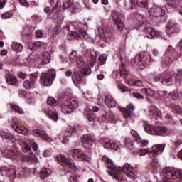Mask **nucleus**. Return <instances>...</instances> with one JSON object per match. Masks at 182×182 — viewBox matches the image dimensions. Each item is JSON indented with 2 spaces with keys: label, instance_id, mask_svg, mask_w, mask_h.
Here are the masks:
<instances>
[{
  "label": "nucleus",
  "instance_id": "obj_1",
  "mask_svg": "<svg viewBox=\"0 0 182 182\" xmlns=\"http://www.w3.org/2000/svg\"><path fill=\"white\" fill-rule=\"evenodd\" d=\"M151 16L156 18V21L159 23H164L166 21V7L154 4L149 11Z\"/></svg>",
  "mask_w": 182,
  "mask_h": 182
},
{
  "label": "nucleus",
  "instance_id": "obj_2",
  "mask_svg": "<svg viewBox=\"0 0 182 182\" xmlns=\"http://www.w3.org/2000/svg\"><path fill=\"white\" fill-rule=\"evenodd\" d=\"M166 149V144H157L154 145L149 151V157L152 159V161L151 162V166L154 170H156L157 167H159V162H157V159H156L159 154H161L163 151Z\"/></svg>",
  "mask_w": 182,
  "mask_h": 182
},
{
  "label": "nucleus",
  "instance_id": "obj_3",
  "mask_svg": "<svg viewBox=\"0 0 182 182\" xmlns=\"http://www.w3.org/2000/svg\"><path fill=\"white\" fill-rule=\"evenodd\" d=\"M161 175L166 180H176V181L182 182V171L166 167L162 170Z\"/></svg>",
  "mask_w": 182,
  "mask_h": 182
},
{
  "label": "nucleus",
  "instance_id": "obj_4",
  "mask_svg": "<svg viewBox=\"0 0 182 182\" xmlns=\"http://www.w3.org/2000/svg\"><path fill=\"white\" fill-rule=\"evenodd\" d=\"M47 105L50 107L48 109H44V112L46 114L50 117L52 120H54V122H57L58 117V112H56V109H55V107L58 106V101L55 97H48L47 98Z\"/></svg>",
  "mask_w": 182,
  "mask_h": 182
},
{
  "label": "nucleus",
  "instance_id": "obj_5",
  "mask_svg": "<svg viewBox=\"0 0 182 182\" xmlns=\"http://www.w3.org/2000/svg\"><path fill=\"white\" fill-rule=\"evenodd\" d=\"M154 82H160L164 86H173L174 77L168 72H164L154 77Z\"/></svg>",
  "mask_w": 182,
  "mask_h": 182
},
{
  "label": "nucleus",
  "instance_id": "obj_6",
  "mask_svg": "<svg viewBox=\"0 0 182 182\" xmlns=\"http://www.w3.org/2000/svg\"><path fill=\"white\" fill-rule=\"evenodd\" d=\"M56 77V71L50 70L47 73H42L40 77V83L43 86H52L53 80Z\"/></svg>",
  "mask_w": 182,
  "mask_h": 182
},
{
  "label": "nucleus",
  "instance_id": "obj_7",
  "mask_svg": "<svg viewBox=\"0 0 182 182\" xmlns=\"http://www.w3.org/2000/svg\"><path fill=\"white\" fill-rule=\"evenodd\" d=\"M1 153L4 156V157L10 159L11 160H16L19 156L18 147H16L14 144L7 146L4 149H1Z\"/></svg>",
  "mask_w": 182,
  "mask_h": 182
},
{
  "label": "nucleus",
  "instance_id": "obj_8",
  "mask_svg": "<svg viewBox=\"0 0 182 182\" xmlns=\"http://www.w3.org/2000/svg\"><path fill=\"white\" fill-rule=\"evenodd\" d=\"M79 107V102L76 100H70L61 104V110L65 114L73 113Z\"/></svg>",
  "mask_w": 182,
  "mask_h": 182
},
{
  "label": "nucleus",
  "instance_id": "obj_9",
  "mask_svg": "<svg viewBox=\"0 0 182 182\" xmlns=\"http://www.w3.org/2000/svg\"><path fill=\"white\" fill-rule=\"evenodd\" d=\"M134 62L138 66H146L151 62V54L149 52H141L136 55Z\"/></svg>",
  "mask_w": 182,
  "mask_h": 182
},
{
  "label": "nucleus",
  "instance_id": "obj_10",
  "mask_svg": "<svg viewBox=\"0 0 182 182\" xmlns=\"http://www.w3.org/2000/svg\"><path fill=\"white\" fill-rule=\"evenodd\" d=\"M95 141H96V139L92 134H85L81 137V146L85 150H92Z\"/></svg>",
  "mask_w": 182,
  "mask_h": 182
},
{
  "label": "nucleus",
  "instance_id": "obj_11",
  "mask_svg": "<svg viewBox=\"0 0 182 182\" xmlns=\"http://www.w3.org/2000/svg\"><path fill=\"white\" fill-rule=\"evenodd\" d=\"M36 151L38 150V144L36 142H33V140L29 138H25L23 140V144L21 145V151L23 153H31Z\"/></svg>",
  "mask_w": 182,
  "mask_h": 182
},
{
  "label": "nucleus",
  "instance_id": "obj_12",
  "mask_svg": "<svg viewBox=\"0 0 182 182\" xmlns=\"http://www.w3.org/2000/svg\"><path fill=\"white\" fill-rule=\"evenodd\" d=\"M111 16L114 22V26L117 28V31L122 32L124 29V23L120 18V14L118 11L114 10L111 12Z\"/></svg>",
  "mask_w": 182,
  "mask_h": 182
},
{
  "label": "nucleus",
  "instance_id": "obj_13",
  "mask_svg": "<svg viewBox=\"0 0 182 182\" xmlns=\"http://www.w3.org/2000/svg\"><path fill=\"white\" fill-rule=\"evenodd\" d=\"M113 79H119L122 77V79H127L129 76V70L126 68V64L124 63H121L119 65V70L113 71L112 73Z\"/></svg>",
  "mask_w": 182,
  "mask_h": 182
},
{
  "label": "nucleus",
  "instance_id": "obj_14",
  "mask_svg": "<svg viewBox=\"0 0 182 182\" xmlns=\"http://www.w3.org/2000/svg\"><path fill=\"white\" fill-rule=\"evenodd\" d=\"M70 156H72L74 160L77 161H89V157L84 151L80 149H74L70 151Z\"/></svg>",
  "mask_w": 182,
  "mask_h": 182
},
{
  "label": "nucleus",
  "instance_id": "obj_15",
  "mask_svg": "<svg viewBox=\"0 0 182 182\" xmlns=\"http://www.w3.org/2000/svg\"><path fill=\"white\" fill-rule=\"evenodd\" d=\"M11 127L14 132L20 133L21 134H24L26 136L29 133V130L26 127L19 124V119L16 117H13L11 119Z\"/></svg>",
  "mask_w": 182,
  "mask_h": 182
},
{
  "label": "nucleus",
  "instance_id": "obj_16",
  "mask_svg": "<svg viewBox=\"0 0 182 182\" xmlns=\"http://www.w3.org/2000/svg\"><path fill=\"white\" fill-rule=\"evenodd\" d=\"M30 78L28 80H26L23 83V87L27 90L32 89L33 87H35V83H36V80H38V73H33L32 74L29 75Z\"/></svg>",
  "mask_w": 182,
  "mask_h": 182
},
{
  "label": "nucleus",
  "instance_id": "obj_17",
  "mask_svg": "<svg viewBox=\"0 0 182 182\" xmlns=\"http://www.w3.org/2000/svg\"><path fill=\"white\" fill-rule=\"evenodd\" d=\"M63 9H68L70 12L75 14L77 9H80V5L77 3H75L73 0H68L63 2Z\"/></svg>",
  "mask_w": 182,
  "mask_h": 182
},
{
  "label": "nucleus",
  "instance_id": "obj_18",
  "mask_svg": "<svg viewBox=\"0 0 182 182\" xmlns=\"http://www.w3.org/2000/svg\"><path fill=\"white\" fill-rule=\"evenodd\" d=\"M1 176H6L9 177L10 181H12L16 178V171L14 168H5L0 169Z\"/></svg>",
  "mask_w": 182,
  "mask_h": 182
},
{
  "label": "nucleus",
  "instance_id": "obj_19",
  "mask_svg": "<svg viewBox=\"0 0 182 182\" xmlns=\"http://www.w3.org/2000/svg\"><path fill=\"white\" fill-rule=\"evenodd\" d=\"M62 6V3L60 1H58L56 4H55L54 7L50 12V14L48 15L50 19H53L54 21H58L59 18V11H60V6Z\"/></svg>",
  "mask_w": 182,
  "mask_h": 182
},
{
  "label": "nucleus",
  "instance_id": "obj_20",
  "mask_svg": "<svg viewBox=\"0 0 182 182\" xmlns=\"http://www.w3.org/2000/svg\"><path fill=\"white\" fill-rule=\"evenodd\" d=\"M149 116L152 122L157 123V120H159V119H161V111H160L159 108L152 106L149 109Z\"/></svg>",
  "mask_w": 182,
  "mask_h": 182
},
{
  "label": "nucleus",
  "instance_id": "obj_21",
  "mask_svg": "<svg viewBox=\"0 0 182 182\" xmlns=\"http://www.w3.org/2000/svg\"><path fill=\"white\" fill-rule=\"evenodd\" d=\"M136 107L133 104H129L127 107H119V109L122 112L125 119H130L132 113L134 112Z\"/></svg>",
  "mask_w": 182,
  "mask_h": 182
},
{
  "label": "nucleus",
  "instance_id": "obj_22",
  "mask_svg": "<svg viewBox=\"0 0 182 182\" xmlns=\"http://www.w3.org/2000/svg\"><path fill=\"white\" fill-rule=\"evenodd\" d=\"M21 161L23 163H38V157L33 154V152H28V154H23L21 156Z\"/></svg>",
  "mask_w": 182,
  "mask_h": 182
},
{
  "label": "nucleus",
  "instance_id": "obj_23",
  "mask_svg": "<svg viewBox=\"0 0 182 182\" xmlns=\"http://www.w3.org/2000/svg\"><path fill=\"white\" fill-rule=\"evenodd\" d=\"M178 32H180V28L177 26V23L169 22L166 26V33L168 36H171L173 33H178Z\"/></svg>",
  "mask_w": 182,
  "mask_h": 182
},
{
  "label": "nucleus",
  "instance_id": "obj_24",
  "mask_svg": "<svg viewBox=\"0 0 182 182\" xmlns=\"http://www.w3.org/2000/svg\"><path fill=\"white\" fill-rule=\"evenodd\" d=\"M143 31H144L146 36L148 37L149 39H153V38H154V36H159V31H156L154 28H153L149 24L146 25L144 28Z\"/></svg>",
  "mask_w": 182,
  "mask_h": 182
},
{
  "label": "nucleus",
  "instance_id": "obj_25",
  "mask_svg": "<svg viewBox=\"0 0 182 182\" xmlns=\"http://www.w3.org/2000/svg\"><path fill=\"white\" fill-rule=\"evenodd\" d=\"M155 134L157 136H169L171 134V130L166 127L158 126L155 127Z\"/></svg>",
  "mask_w": 182,
  "mask_h": 182
},
{
  "label": "nucleus",
  "instance_id": "obj_26",
  "mask_svg": "<svg viewBox=\"0 0 182 182\" xmlns=\"http://www.w3.org/2000/svg\"><path fill=\"white\" fill-rule=\"evenodd\" d=\"M21 36H22V40L25 43H29L31 42V39L32 36V31H31V28L24 27Z\"/></svg>",
  "mask_w": 182,
  "mask_h": 182
},
{
  "label": "nucleus",
  "instance_id": "obj_27",
  "mask_svg": "<svg viewBox=\"0 0 182 182\" xmlns=\"http://www.w3.org/2000/svg\"><path fill=\"white\" fill-rule=\"evenodd\" d=\"M101 122L105 123L109 122V123H115L116 119L112 112H104L102 114Z\"/></svg>",
  "mask_w": 182,
  "mask_h": 182
},
{
  "label": "nucleus",
  "instance_id": "obj_28",
  "mask_svg": "<svg viewBox=\"0 0 182 182\" xmlns=\"http://www.w3.org/2000/svg\"><path fill=\"white\" fill-rule=\"evenodd\" d=\"M32 134L35 137H41V139H43V140H48L49 139V136L46 133V131L45 130H41V129H33L32 130Z\"/></svg>",
  "mask_w": 182,
  "mask_h": 182
},
{
  "label": "nucleus",
  "instance_id": "obj_29",
  "mask_svg": "<svg viewBox=\"0 0 182 182\" xmlns=\"http://www.w3.org/2000/svg\"><path fill=\"white\" fill-rule=\"evenodd\" d=\"M0 136L2 139H5L6 140H10V141H15L16 139L15 138V135L12 134V133L5 130H0Z\"/></svg>",
  "mask_w": 182,
  "mask_h": 182
},
{
  "label": "nucleus",
  "instance_id": "obj_30",
  "mask_svg": "<svg viewBox=\"0 0 182 182\" xmlns=\"http://www.w3.org/2000/svg\"><path fill=\"white\" fill-rule=\"evenodd\" d=\"M105 103L106 106H107V107L109 108L116 107L117 105L116 100L113 98V96H112V95L110 94H107L105 95Z\"/></svg>",
  "mask_w": 182,
  "mask_h": 182
},
{
  "label": "nucleus",
  "instance_id": "obj_31",
  "mask_svg": "<svg viewBox=\"0 0 182 182\" xmlns=\"http://www.w3.org/2000/svg\"><path fill=\"white\" fill-rule=\"evenodd\" d=\"M57 159L58 160V161L66 164L68 168H73V167H75V164L73 163V161L72 159H68L65 156H58L57 157Z\"/></svg>",
  "mask_w": 182,
  "mask_h": 182
},
{
  "label": "nucleus",
  "instance_id": "obj_32",
  "mask_svg": "<svg viewBox=\"0 0 182 182\" xmlns=\"http://www.w3.org/2000/svg\"><path fill=\"white\" fill-rule=\"evenodd\" d=\"M123 143L125 149H128V150L134 149V140H133V139L127 136L124 138Z\"/></svg>",
  "mask_w": 182,
  "mask_h": 182
},
{
  "label": "nucleus",
  "instance_id": "obj_33",
  "mask_svg": "<svg viewBox=\"0 0 182 182\" xmlns=\"http://www.w3.org/2000/svg\"><path fill=\"white\" fill-rule=\"evenodd\" d=\"M50 174H52V171L50 168H43L39 171L38 177L41 180H45V178H48Z\"/></svg>",
  "mask_w": 182,
  "mask_h": 182
},
{
  "label": "nucleus",
  "instance_id": "obj_34",
  "mask_svg": "<svg viewBox=\"0 0 182 182\" xmlns=\"http://www.w3.org/2000/svg\"><path fill=\"white\" fill-rule=\"evenodd\" d=\"M78 26L80 27V34L82 36V38H84V39H87V38H89V35H87V24L80 23Z\"/></svg>",
  "mask_w": 182,
  "mask_h": 182
},
{
  "label": "nucleus",
  "instance_id": "obj_35",
  "mask_svg": "<svg viewBox=\"0 0 182 182\" xmlns=\"http://www.w3.org/2000/svg\"><path fill=\"white\" fill-rule=\"evenodd\" d=\"M103 146L105 147V149H112V150H117V149H119V145H117V144L116 143H112L110 141V139H104V144Z\"/></svg>",
  "mask_w": 182,
  "mask_h": 182
},
{
  "label": "nucleus",
  "instance_id": "obj_36",
  "mask_svg": "<svg viewBox=\"0 0 182 182\" xmlns=\"http://www.w3.org/2000/svg\"><path fill=\"white\" fill-rule=\"evenodd\" d=\"M166 55L167 56H173V59H178V53L176 50V48L169 46L166 50Z\"/></svg>",
  "mask_w": 182,
  "mask_h": 182
},
{
  "label": "nucleus",
  "instance_id": "obj_37",
  "mask_svg": "<svg viewBox=\"0 0 182 182\" xmlns=\"http://www.w3.org/2000/svg\"><path fill=\"white\" fill-rule=\"evenodd\" d=\"M182 0H166V4L170 6L171 8H178L180 5L181 4ZM182 6L179 9V14L181 15V13L180 12V10L181 9Z\"/></svg>",
  "mask_w": 182,
  "mask_h": 182
},
{
  "label": "nucleus",
  "instance_id": "obj_38",
  "mask_svg": "<svg viewBox=\"0 0 182 182\" xmlns=\"http://www.w3.org/2000/svg\"><path fill=\"white\" fill-rule=\"evenodd\" d=\"M6 80L8 85H12L13 86L16 85V83H18L16 77L11 73L6 75Z\"/></svg>",
  "mask_w": 182,
  "mask_h": 182
},
{
  "label": "nucleus",
  "instance_id": "obj_39",
  "mask_svg": "<svg viewBox=\"0 0 182 182\" xmlns=\"http://www.w3.org/2000/svg\"><path fill=\"white\" fill-rule=\"evenodd\" d=\"M28 48L33 49V50H36V49H43V48H45V43L42 41H36L29 44Z\"/></svg>",
  "mask_w": 182,
  "mask_h": 182
},
{
  "label": "nucleus",
  "instance_id": "obj_40",
  "mask_svg": "<svg viewBox=\"0 0 182 182\" xmlns=\"http://www.w3.org/2000/svg\"><path fill=\"white\" fill-rule=\"evenodd\" d=\"M77 133V127L69 126L65 130V137H71L73 134Z\"/></svg>",
  "mask_w": 182,
  "mask_h": 182
},
{
  "label": "nucleus",
  "instance_id": "obj_41",
  "mask_svg": "<svg viewBox=\"0 0 182 182\" xmlns=\"http://www.w3.org/2000/svg\"><path fill=\"white\" fill-rule=\"evenodd\" d=\"M72 80L75 85H80V82L83 80V77L78 73L74 72L73 73Z\"/></svg>",
  "mask_w": 182,
  "mask_h": 182
},
{
  "label": "nucleus",
  "instance_id": "obj_42",
  "mask_svg": "<svg viewBox=\"0 0 182 182\" xmlns=\"http://www.w3.org/2000/svg\"><path fill=\"white\" fill-rule=\"evenodd\" d=\"M136 6L144 9H149V0H136Z\"/></svg>",
  "mask_w": 182,
  "mask_h": 182
},
{
  "label": "nucleus",
  "instance_id": "obj_43",
  "mask_svg": "<svg viewBox=\"0 0 182 182\" xmlns=\"http://www.w3.org/2000/svg\"><path fill=\"white\" fill-rule=\"evenodd\" d=\"M106 60H107V55L102 54L98 58V65L97 67L96 70H99V67L102 66L106 63Z\"/></svg>",
  "mask_w": 182,
  "mask_h": 182
},
{
  "label": "nucleus",
  "instance_id": "obj_44",
  "mask_svg": "<svg viewBox=\"0 0 182 182\" xmlns=\"http://www.w3.org/2000/svg\"><path fill=\"white\" fill-rule=\"evenodd\" d=\"M9 105L12 112H15L16 113H18L19 114H23V109H22V108H21L19 106L11 103H9Z\"/></svg>",
  "mask_w": 182,
  "mask_h": 182
},
{
  "label": "nucleus",
  "instance_id": "obj_45",
  "mask_svg": "<svg viewBox=\"0 0 182 182\" xmlns=\"http://www.w3.org/2000/svg\"><path fill=\"white\" fill-rule=\"evenodd\" d=\"M141 92L144 95L146 96V97H154V90L150 89V88H143L141 90Z\"/></svg>",
  "mask_w": 182,
  "mask_h": 182
},
{
  "label": "nucleus",
  "instance_id": "obj_46",
  "mask_svg": "<svg viewBox=\"0 0 182 182\" xmlns=\"http://www.w3.org/2000/svg\"><path fill=\"white\" fill-rule=\"evenodd\" d=\"M42 65H48L50 62V53L45 52L43 53Z\"/></svg>",
  "mask_w": 182,
  "mask_h": 182
},
{
  "label": "nucleus",
  "instance_id": "obj_47",
  "mask_svg": "<svg viewBox=\"0 0 182 182\" xmlns=\"http://www.w3.org/2000/svg\"><path fill=\"white\" fill-rule=\"evenodd\" d=\"M166 97L169 100V102H174L176 99L178 97V93L176 91L170 92Z\"/></svg>",
  "mask_w": 182,
  "mask_h": 182
},
{
  "label": "nucleus",
  "instance_id": "obj_48",
  "mask_svg": "<svg viewBox=\"0 0 182 182\" xmlns=\"http://www.w3.org/2000/svg\"><path fill=\"white\" fill-rule=\"evenodd\" d=\"M11 48L15 52H22V50L23 49V46L19 43H13L11 45Z\"/></svg>",
  "mask_w": 182,
  "mask_h": 182
},
{
  "label": "nucleus",
  "instance_id": "obj_49",
  "mask_svg": "<svg viewBox=\"0 0 182 182\" xmlns=\"http://www.w3.org/2000/svg\"><path fill=\"white\" fill-rule=\"evenodd\" d=\"M128 84L130 86H142L143 85V82H141V80H134V79H131L128 80Z\"/></svg>",
  "mask_w": 182,
  "mask_h": 182
},
{
  "label": "nucleus",
  "instance_id": "obj_50",
  "mask_svg": "<svg viewBox=\"0 0 182 182\" xmlns=\"http://www.w3.org/2000/svg\"><path fill=\"white\" fill-rule=\"evenodd\" d=\"M177 59L178 58H174L173 55H168L165 60V66H171V64L174 62V60H177Z\"/></svg>",
  "mask_w": 182,
  "mask_h": 182
},
{
  "label": "nucleus",
  "instance_id": "obj_51",
  "mask_svg": "<svg viewBox=\"0 0 182 182\" xmlns=\"http://www.w3.org/2000/svg\"><path fill=\"white\" fill-rule=\"evenodd\" d=\"M136 143H137V144H139L141 147H146L149 146V140L141 139V137L136 139Z\"/></svg>",
  "mask_w": 182,
  "mask_h": 182
},
{
  "label": "nucleus",
  "instance_id": "obj_52",
  "mask_svg": "<svg viewBox=\"0 0 182 182\" xmlns=\"http://www.w3.org/2000/svg\"><path fill=\"white\" fill-rule=\"evenodd\" d=\"M147 26L146 24V18L144 17H141L139 18L137 21H136V28H141V26Z\"/></svg>",
  "mask_w": 182,
  "mask_h": 182
},
{
  "label": "nucleus",
  "instance_id": "obj_53",
  "mask_svg": "<svg viewBox=\"0 0 182 182\" xmlns=\"http://www.w3.org/2000/svg\"><path fill=\"white\" fill-rule=\"evenodd\" d=\"M144 129L149 134H156V127H153L151 125H145Z\"/></svg>",
  "mask_w": 182,
  "mask_h": 182
},
{
  "label": "nucleus",
  "instance_id": "obj_54",
  "mask_svg": "<svg viewBox=\"0 0 182 182\" xmlns=\"http://www.w3.org/2000/svg\"><path fill=\"white\" fill-rule=\"evenodd\" d=\"M14 16V13L11 11L4 13L1 15V19H10Z\"/></svg>",
  "mask_w": 182,
  "mask_h": 182
},
{
  "label": "nucleus",
  "instance_id": "obj_55",
  "mask_svg": "<svg viewBox=\"0 0 182 182\" xmlns=\"http://www.w3.org/2000/svg\"><path fill=\"white\" fill-rule=\"evenodd\" d=\"M176 82L181 83L182 82V68L177 69L176 72Z\"/></svg>",
  "mask_w": 182,
  "mask_h": 182
},
{
  "label": "nucleus",
  "instance_id": "obj_56",
  "mask_svg": "<svg viewBox=\"0 0 182 182\" xmlns=\"http://www.w3.org/2000/svg\"><path fill=\"white\" fill-rule=\"evenodd\" d=\"M131 95L132 96V97H135V99H138V100L144 99V96H143V95H141L137 91L132 92L131 93Z\"/></svg>",
  "mask_w": 182,
  "mask_h": 182
},
{
  "label": "nucleus",
  "instance_id": "obj_57",
  "mask_svg": "<svg viewBox=\"0 0 182 182\" xmlns=\"http://www.w3.org/2000/svg\"><path fill=\"white\" fill-rule=\"evenodd\" d=\"M87 119L88 122H90L91 123H95V120H96V115L95 114H87Z\"/></svg>",
  "mask_w": 182,
  "mask_h": 182
},
{
  "label": "nucleus",
  "instance_id": "obj_58",
  "mask_svg": "<svg viewBox=\"0 0 182 182\" xmlns=\"http://www.w3.org/2000/svg\"><path fill=\"white\" fill-rule=\"evenodd\" d=\"M70 36L71 39H76V41H79V39H80V35H79L76 31L71 32L70 33Z\"/></svg>",
  "mask_w": 182,
  "mask_h": 182
},
{
  "label": "nucleus",
  "instance_id": "obj_59",
  "mask_svg": "<svg viewBox=\"0 0 182 182\" xmlns=\"http://www.w3.org/2000/svg\"><path fill=\"white\" fill-rule=\"evenodd\" d=\"M131 134L133 137H134V141L136 142L137 141V139L141 138L140 135H139V132H137V131H136V130L132 129L131 132Z\"/></svg>",
  "mask_w": 182,
  "mask_h": 182
},
{
  "label": "nucleus",
  "instance_id": "obj_60",
  "mask_svg": "<svg viewBox=\"0 0 182 182\" xmlns=\"http://www.w3.org/2000/svg\"><path fill=\"white\" fill-rule=\"evenodd\" d=\"M73 72L70 69H68L65 72V76H66V77H73Z\"/></svg>",
  "mask_w": 182,
  "mask_h": 182
},
{
  "label": "nucleus",
  "instance_id": "obj_61",
  "mask_svg": "<svg viewBox=\"0 0 182 182\" xmlns=\"http://www.w3.org/2000/svg\"><path fill=\"white\" fill-rule=\"evenodd\" d=\"M61 32V28L59 26H57L55 28H54L53 31V35H59Z\"/></svg>",
  "mask_w": 182,
  "mask_h": 182
},
{
  "label": "nucleus",
  "instance_id": "obj_62",
  "mask_svg": "<svg viewBox=\"0 0 182 182\" xmlns=\"http://www.w3.org/2000/svg\"><path fill=\"white\" fill-rule=\"evenodd\" d=\"M118 87L122 92L129 91V87H126L125 85H123L122 84L118 85Z\"/></svg>",
  "mask_w": 182,
  "mask_h": 182
},
{
  "label": "nucleus",
  "instance_id": "obj_63",
  "mask_svg": "<svg viewBox=\"0 0 182 182\" xmlns=\"http://www.w3.org/2000/svg\"><path fill=\"white\" fill-rule=\"evenodd\" d=\"M158 95L159 97L164 98L166 97V96H167V92L163 90H158Z\"/></svg>",
  "mask_w": 182,
  "mask_h": 182
},
{
  "label": "nucleus",
  "instance_id": "obj_64",
  "mask_svg": "<svg viewBox=\"0 0 182 182\" xmlns=\"http://www.w3.org/2000/svg\"><path fill=\"white\" fill-rule=\"evenodd\" d=\"M68 182H77V178L75 176H71L68 179Z\"/></svg>",
  "mask_w": 182,
  "mask_h": 182
}]
</instances>
